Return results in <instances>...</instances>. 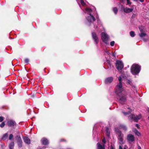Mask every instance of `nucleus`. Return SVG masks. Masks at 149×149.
Segmentation results:
<instances>
[{
  "label": "nucleus",
  "mask_w": 149,
  "mask_h": 149,
  "mask_svg": "<svg viewBox=\"0 0 149 149\" xmlns=\"http://www.w3.org/2000/svg\"><path fill=\"white\" fill-rule=\"evenodd\" d=\"M76 1L84 13L86 17L85 22L86 24L88 26H91L96 29L97 26L95 24L96 19L94 16H95L97 19L98 18V16L97 14L96 11L92 10L91 8L88 7L84 0H76Z\"/></svg>",
  "instance_id": "obj_1"
},
{
  "label": "nucleus",
  "mask_w": 149,
  "mask_h": 149,
  "mask_svg": "<svg viewBox=\"0 0 149 149\" xmlns=\"http://www.w3.org/2000/svg\"><path fill=\"white\" fill-rule=\"evenodd\" d=\"M127 129L126 126L120 124L118 127L115 128V131L117 134L118 139L120 140H123V134L121 133L120 131L122 130H126Z\"/></svg>",
  "instance_id": "obj_2"
},
{
  "label": "nucleus",
  "mask_w": 149,
  "mask_h": 149,
  "mask_svg": "<svg viewBox=\"0 0 149 149\" xmlns=\"http://www.w3.org/2000/svg\"><path fill=\"white\" fill-rule=\"evenodd\" d=\"M118 79L119 81V83L116 86L115 92L118 95H121L122 93L124 92L123 88H122V78L121 77H119Z\"/></svg>",
  "instance_id": "obj_3"
},
{
  "label": "nucleus",
  "mask_w": 149,
  "mask_h": 149,
  "mask_svg": "<svg viewBox=\"0 0 149 149\" xmlns=\"http://www.w3.org/2000/svg\"><path fill=\"white\" fill-rule=\"evenodd\" d=\"M106 56V58L107 61V68L106 69H109L110 70V72H111V54L108 51H106L105 53Z\"/></svg>",
  "instance_id": "obj_4"
},
{
  "label": "nucleus",
  "mask_w": 149,
  "mask_h": 149,
  "mask_svg": "<svg viewBox=\"0 0 149 149\" xmlns=\"http://www.w3.org/2000/svg\"><path fill=\"white\" fill-rule=\"evenodd\" d=\"M140 67L138 65L134 64L131 67V72L134 74H138L140 71Z\"/></svg>",
  "instance_id": "obj_5"
},
{
  "label": "nucleus",
  "mask_w": 149,
  "mask_h": 149,
  "mask_svg": "<svg viewBox=\"0 0 149 149\" xmlns=\"http://www.w3.org/2000/svg\"><path fill=\"white\" fill-rule=\"evenodd\" d=\"M101 38L103 42L107 44L109 43V36L105 32L101 33Z\"/></svg>",
  "instance_id": "obj_6"
},
{
  "label": "nucleus",
  "mask_w": 149,
  "mask_h": 149,
  "mask_svg": "<svg viewBox=\"0 0 149 149\" xmlns=\"http://www.w3.org/2000/svg\"><path fill=\"white\" fill-rule=\"evenodd\" d=\"M141 117L142 116L141 114H139L138 115L131 114L128 116V118L129 119L131 120H133L135 122H137L138 120L141 118Z\"/></svg>",
  "instance_id": "obj_7"
},
{
  "label": "nucleus",
  "mask_w": 149,
  "mask_h": 149,
  "mask_svg": "<svg viewBox=\"0 0 149 149\" xmlns=\"http://www.w3.org/2000/svg\"><path fill=\"white\" fill-rule=\"evenodd\" d=\"M116 67L117 69L121 72L124 67L123 63L120 61L117 60L116 63Z\"/></svg>",
  "instance_id": "obj_8"
},
{
  "label": "nucleus",
  "mask_w": 149,
  "mask_h": 149,
  "mask_svg": "<svg viewBox=\"0 0 149 149\" xmlns=\"http://www.w3.org/2000/svg\"><path fill=\"white\" fill-rule=\"evenodd\" d=\"M92 34L93 38L94 40L95 43L97 45L99 41L98 38L95 32H93L92 33Z\"/></svg>",
  "instance_id": "obj_9"
},
{
  "label": "nucleus",
  "mask_w": 149,
  "mask_h": 149,
  "mask_svg": "<svg viewBox=\"0 0 149 149\" xmlns=\"http://www.w3.org/2000/svg\"><path fill=\"white\" fill-rule=\"evenodd\" d=\"M104 82L107 85H109L112 82V77H109L106 78Z\"/></svg>",
  "instance_id": "obj_10"
},
{
  "label": "nucleus",
  "mask_w": 149,
  "mask_h": 149,
  "mask_svg": "<svg viewBox=\"0 0 149 149\" xmlns=\"http://www.w3.org/2000/svg\"><path fill=\"white\" fill-rule=\"evenodd\" d=\"M15 122L12 120H10L7 122V125L9 127L13 126L15 125Z\"/></svg>",
  "instance_id": "obj_11"
},
{
  "label": "nucleus",
  "mask_w": 149,
  "mask_h": 149,
  "mask_svg": "<svg viewBox=\"0 0 149 149\" xmlns=\"http://www.w3.org/2000/svg\"><path fill=\"white\" fill-rule=\"evenodd\" d=\"M105 131L106 132V135L107 137V139H111L110 138V132L109 130V128L107 127H105Z\"/></svg>",
  "instance_id": "obj_12"
},
{
  "label": "nucleus",
  "mask_w": 149,
  "mask_h": 149,
  "mask_svg": "<svg viewBox=\"0 0 149 149\" xmlns=\"http://www.w3.org/2000/svg\"><path fill=\"white\" fill-rule=\"evenodd\" d=\"M123 10L125 12L128 13L132 12L133 9L126 7L124 8Z\"/></svg>",
  "instance_id": "obj_13"
},
{
  "label": "nucleus",
  "mask_w": 149,
  "mask_h": 149,
  "mask_svg": "<svg viewBox=\"0 0 149 149\" xmlns=\"http://www.w3.org/2000/svg\"><path fill=\"white\" fill-rule=\"evenodd\" d=\"M97 146V149H105V146L104 144L102 145L99 143H98Z\"/></svg>",
  "instance_id": "obj_14"
},
{
  "label": "nucleus",
  "mask_w": 149,
  "mask_h": 149,
  "mask_svg": "<svg viewBox=\"0 0 149 149\" xmlns=\"http://www.w3.org/2000/svg\"><path fill=\"white\" fill-rule=\"evenodd\" d=\"M15 140H21V137L19 132H17L15 134Z\"/></svg>",
  "instance_id": "obj_15"
},
{
  "label": "nucleus",
  "mask_w": 149,
  "mask_h": 149,
  "mask_svg": "<svg viewBox=\"0 0 149 149\" xmlns=\"http://www.w3.org/2000/svg\"><path fill=\"white\" fill-rule=\"evenodd\" d=\"M9 135L8 132H7L3 134L1 140H5L7 139Z\"/></svg>",
  "instance_id": "obj_16"
},
{
  "label": "nucleus",
  "mask_w": 149,
  "mask_h": 149,
  "mask_svg": "<svg viewBox=\"0 0 149 149\" xmlns=\"http://www.w3.org/2000/svg\"><path fill=\"white\" fill-rule=\"evenodd\" d=\"M126 98L125 97H121L120 100V102L122 104H124Z\"/></svg>",
  "instance_id": "obj_17"
},
{
  "label": "nucleus",
  "mask_w": 149,
  "mask_h": 149,
  "mask_svg": "<svg viewBox=\"0 0 149 149\" xmlns=\"http://www.w3.org/2000/svg\"><path fill=\"white\" fill-rule=\"evenodd\" d=\"M97 134L98 133L97 132V130L95 128V127H94L93 131V136H95L96 135H97Z\"/></svg>",
  "instance_id": "obj_18"
},
{
  "label": "nucleus",
  "mask_w": 149,
  "mask_h": 149,
  "mask_svg": "<svg viewBox=\"0 0 149 149\" xmlns=\"http://www.w3.org/2000/svg\"><path fill=\"white\" fill-rule=\"evenodd\" d=\"M134 139L133 136L131 134H130L127 136V140H133Z\"/></svg>",
  "instance_id": "obj_19"
},
{
  "label": "nucleus",
  "mask_w": 149,
  "mask_h": 149,
  "mask_svg": "<svg viewBox=\"0 0 149 149\" xmlns=\"http://www.w3.org/2000/svg\"><path fill=\"white\" fill-rule=\"evenodd\" d=\"M14 145V143L13 142H11L9 145L10 149H13Z\"/></svg>",
  "instance_id": "obj_20"
},
{
  "label": "nucleus",
  "mask_w": 149,
  "mask_h": 149,
  "mask_svg": "<svg viewBox=\"0 0 149 149\" xmlns=\"http://www.w3.org/2000/svg\"><path fill=\"white\" fill-rule=\"evenodd\" d=\"M18 145L20 147H21L22 146V140H17Z\"/></svg>",
  "instance_id": "obj_21"
},
{
  "label": "nucleus",
  "mask_w": 149,
  "mask_h": 149,
  "mask_svg": "<svg viewBox=\"0 0 149 149\" xmlns=\"http://www.w3.org/2000/svg\"><path fill=\"white\" fill-rule=\"evenodd\" d=\"M42 143L43 145H46L48 144V140H42Z\"/></svg>",
  "instance_id": "obj_22"
},
{
  "label": "nucleus",
  "mask_w": 149,
  "mask_h": 149,
  "mask_svg": "<svg viewBox=\"0 0 149 149\" xmlns=\"http://www.w3.org/2000/svg\"><path fill=\"white\" fill-rule=\"evenodd\" d=\"M128 109H129L130 110V111H129V112L128 113H127V112H123V113L124 115L125 116H126V115L128 114H129L131 112V110L130 109V108H128Z\"/></svg>",
  "instance_id": "obj_23"
},
{
  "label": "nucleus",
  "mask_w": 149,
  "mask_h": 149,
  "mask_svg": "<svg viewBox=\"0 0 149 149\" xmlns=\"http://www.w3.org/2000/svg\"><path fill=\"white\" fill-rule=\"evenodd\" d=\"M140 36L141 37H144L146 35V34L144 33H141L139 34Z\"/></svg>",
  "instance_id": "obj_24"
},
{
  "label": "nucleus",
  "mask_w": 149,
  "mask_h": 149,
  "mask_svg": "<svg viewBox=\"0 0 149 149\" xmlns=\"http://www.w3.org/2000/svg\"><path fill=\"white\" fill-rule=\"evenodd\" d=\"M113 11L115 14L117 13L118 12V9L116 8H114L113 9Z\"/></svg>",
  "instance_id": "obj_25"
},
{
  "label": "nucleus",
  "mask_w": 149,
  "mask_h": 149,
  "mask_svg": "<svg viewBox=\"0 0 149 149\" xmlns=\"http://www.w3.org/2000/svg\"><path fill=\"white\" fill-rule=\"evenodd\" d=\"M5 125V123L4 122H3L1 124H0V127L1 128H3Z\"/></svg>",
  "instance_id": "obj_26"
},
{
  "label": "nucleus",
  "mask_w": 149,
  "mask_h": 149,
  "mask_svg": "<svg viewBox=\"0 0 149 149\" xmlns=\"http://www.w3.org/2000/svg\"><path fill=\"white\" fill-rule=\"evenodd\" d=\"M130 34L132 37H134L135 36V33L133 31H131L130 32Z\"/></svg>",
  "instance_id": "obj_27"
},
{
  "label": "nucleus",
  "mask_w": 149,
  "mask_h": 149,
  "mask_svg": "<svg viewBox=\"0 0 149 149\" xmlns=\"http://www.w3.org/2000/svg\"><path fill=\"white\" fill-rule=\"evenodd\" d=\"M13 137V135L12 134H10L9 135V140H12Z\"/></svg>",
  "instance_id": "obj_28"
},
{
  "label": "nucleus",
  "mask_w": 149,
  "mask_h": 149,
  "mask_svg": "<svg viewBox=\"0 0 149 149\" xmlns=\"http://www.w3.org/2000/svg\"><path fill=\"white\" fill-rule=\"evenodd\" d=\"M24 141L26 143L28 144L31 143V140H24Z\"/></svg>",
  "instance_id": "obj_29"
},
{
  "label": "nucleus",
  "mask_w": 149,
  "mask_h": 149,
  "mask_svg": "<svg viewBox=\"0 0 149 149\" xmlns=\"http://www.w3.org/2000/svg\"><path fill=\"white\" fill-rule=\"evenodd\" d=\"M24 61L25 63L27 64L29 61V60L28 58H26L25 60Z\"/></svg>",
  "instance_id": "obj_30"
},
{
  "label": "nucleus",
  "mask_w": 149,
  "mask_h": 149,
  "mask_svg": "<svg viewBox=\"0 0 149 149\" xmlns=\"http://www.w3.org/2000/svg\"><path fill=\"white\" fill-rule=\"evenodd\" d=\"M135 133L138 136H139L140 135V133L136 130Z\"/></svg>",
  "instance_id": "obj_31"
},
{
  "label": "nucleus",
  "mask_w": 149,
  "mask_h": 149,
  "mask_svg": "<svg viewBox=\"0 0 149 149\" xmlns=\"http://www.w3.org/2000/svg\"><path fill=\"white\" fill-rule=\"evenodd\" d=\"M4 120V118L2 116H0V122H2Z\"/></svg>",
  "instance_id": "obj_32"
},
{
  "label": "nucleus",
  "mask_w": 149,
  "mask_h": 149,
  "mask_svg": "<svg viewBox=\"0 0 149 149\" xmlns=\"http://www.w3.org/2000/svg\"><path fill=\"white\" fill-rule=\"evenodd\" d=\"M23 140H30L29 138L27 137H24L23 138Z\"/></svg>",
  "instance_id": "obj_33"
},
{
  "label": "nucleus",
  "mask_w": 149,
  "mask_h": 149,
  "mask_svg": "<svg viewBox=\"0 0 149 149\" xmlns=\"http://www.w3.org/2000/svg\"><path fill=\"white\" fill-rule=\"evenodd\" d=\"M127 4H131V3L130 0H127Z\"/></svg>",
  "instance_id": "obj_34"
},
{
  "label": "nucleus",
  "mask_w": 149,
  "mask_h": 149,
  "mask_svg": "<svg viewBox=\"0 0 149 149\" xmlns=\"http://www.w3.org/2000/svg\"><path fill=\"white\" fill-rule=\"evenodd\" d=\"M136 127L138 129H139V125L138 124H136Z\"/></svg>",
  "instance_id": "obj_35"
},
{
  "label": "nucleus",
  "mask_w": 149,
  "mask_h": 149,
  "mask_svg": "<svg viewBox=\"0 0 149 149\" xmlns=\"http://www.w3.org/2000/svg\"><path fill=\"white\" fill-rule=\"evenodd\" d=\"M139 29L140 31L141 32L142 31V28H141V27H139Z\"/></svg>",
  "instance_id": "obj_36"
},
{
  "label": "nucleus",
  "mask_w": 149,
  "mask_h": 149,
  "mask_svg": "<svg viewBox=\"0 0 149 149\" xmlns=\"http://www.w3.org/2000/svg\"><path fill=\"white\" fill-rule=\"evenodd\" d=\"M115 53H114L113 54H112V57H114L116 58L115 56Z\"/></svg>",
  "instance_id": "obj_37"
},
{
  "label": "nucleus",
  "mask_w": 149,
  "mask_h": 149,
  "mask_svg": "<svg viewBox=\"0 0 149 149\" xmlns=\"http://www.w3.org/2000/svg\"><path fill=\"white\" fill-rule=\"evenodd\" d=\"M119 149H123V148L121 146H119Z\"/></svg>",
  "instance_id": "obj_38"
},
{
  "label": "nucleus",
  "mask_w": 149,
  "mask_h": 149,
  "mask_svg": "<svg viewBox=\"0 0 149 149\" xmlns=\"http://www.w3.org/2000/svg\"><path fill=\"white\" fill-rule=\"evenodd\" d=\"M127 83L129 84H131V81L128 80V82H127Z\"/></svg>",
  "instance_id": "obj_39"
},
{
  "label": "nucleus",
  "mask_w": 149,
  "mask_h": 149,
  "mask_svg": "<svg viewBox=\"0 0 149 149\" xmlns=\"http://www.w3.org/2000/svg\"><path fill=\"white\" fill-rule=\"evenodd\" d=\"M106 140H102L103 143L104 144L105 143H106Z\"/></svg>",
  "instance_id": "obj_40"
},
{
  "label": "nucleus",
  "mask_w": 149,
  "mask_h": 149,
  "mask_svg": "<svg viewBox=\"0 0 149 149\" xmlns=\"http://www.w3.org/2000/svg\"><path fill=\"white\" fill-rule=\"evenodd\" d=\"M110 149H112V143H111V145L110 146Z\"/></svg>",
  "instance_id": "obj_41"
},
{
  "label": "nucleus",
  "mask_w": 149,
  "mask_h": 149,
  "mask_svg": "<svg viewBox=\"0 0 149 149\" xmlns=\"http://www.w3.org/2000/svg\"><path fill=\"white\" fill-rule=\"evenodd\" d=\"M141 2H143L144 1V0H139Z\"/></svg>",
  "instance_id": "obj_42"
},
{
  "label": "nucleus",
  "mask_w": 149,
  "mask_h": 149,
  "mask_svg": "<svg viewBox=\"0 0 149 149\" xmlns=\"http://www.w3.org/2000/svg\"><path fill=\"white\" fill-rule=\"evenodd\" d=\"M114 41H112V46L114 44Z\"/></svg>",
  "instance_id": "obj_43"
},
{
  "label": "nucleus",
  "mask_w": 149,
  "mask_h": 149,
  "mask_svg": "<svg viewBox=\"0 0 149 149\" xmlns=\"http://www.w3.org/2000/svg\"><path fill=\"white\" fill-rule=\"evenodd\" d=\"M123 141V140H120L119 143H121Z\"/></svg>",
  "instance_id": "obj_44"
},
{
  "label": "nucleus",
  "mask_w": 149,
  "mask_h": 149,
  "mask_svg": "<svg viewBox=\"0 0 149 149\" xmlns=\"http://www.w3.org/2000/svg\"><path fill=\"white\" fill-rule=\"evenodd\" d=\"M134 140H128L129 141V143H130L131 141V142H132L133 141H134Z\"/></svg>",
  "instance_id": "obj_45"
},
{
  "label": "nucleus",
  "mask_w": 149,
  "mask_h": 149,
  "mask_svg": "<svg viewBox=\"0 0 149 149\" xmlns=\"http://www.w3.org/2000/svg\"><path fill=\"white\" fill-rule=\"evenodd\" d=\"M138 149H141V147L140 146H138Z\"/></svg>",
  "instance_id": "obj_46"
},
{
  "label": "nucleus",
  "mask_w": 149,
  "mask_h": 149,
  "mask_svg": "<svg viewBox=\"0 0 149 149\" xmlns=\"http://www.w3.org/2000/svg\"><path fill=\"white\" fill-rule=\"evenodd\" d=\"M112 42H110V45L112 46Z\"/></svg>",
  "instance_id": "obj_47"
},
{
  "label": "nucleus",
  "mask_w": 149,
  "mask_h": 149,
  "mask_svg": "<svg viewBox=\"0 0 149 149\" xmlns=\"http://www.w3.org/2000/svg\"><path fill=\"white\" fill-rule=\"evenodd\" d=\"M102 140H105V139L104 138Z\"/></svg>",
  "instance_id": "obj_48"
},
{
  "label": "nucleus",
  "mask_w": 149,
  "mask_h": 149,
  "mask_svg": "<svg viewBox=\"0 0 149 149\" xmlns=\"http://www.w3.org/2000/svg\"><path fill=\"white\" fill-rule=\"evenodd\" d=\"M98 22H99V21L98 20H97V24H98Z\"/></svg>",
  "instance_id": "obj_49"
},
{
  "label": "nucleus",
  "mask_w": 149,
  "mask_h": 149,
  "mask_svg": "<svg viewBox=\"0 0 149 149\" xmlns=\"http://www.w3.org/2000/svg\"><path fill=\"white\" fill-rule=\"evenodd\" d=\"M148 120H149V116L148 117Z\"/></svg>",
  "instance_id": "obj_50"
},
{
  "label": "nucleus",
  "mask_w": 149,
  "mask_h": 149,
  "mask_svg": "<svg viewBox=\"0 0 149 149\" xmlns=\"http://www.w3.org/2000/svg\"><path fill=\"white\" fill-rule=\"evenodd\" d=\"M126 149V148H124V149Z\"/></svg>",
  "instance_id": "obj_51"
},
{
  "label": "nucleus",
  "mask_w": 149,
  "mask_h": 149,
  "mask_svg": "<svg viewBox=\"0 0 149 149\" xmlns=\"http://www.w3.org/2000/svg\"><path fill=\"white\" fill-rule=\"evenodd\" d=\"M112 149H114V148H113V147H112Z\"/></svg>",
  "instance_id": "obj_52"
},
{
  "label": "nucleus",
  "mask_w": 149,
  "mask_h": 149,
  "mask_svg": "<svg viewBox=\"0 0 149 149\" xmlns=\"http://www.w3.org/2000/svg\"><path fill=\"white\" fill-rule=\"evenodd\" d=\"M43 140H47V139H44Z\"/></svg>",
  "instance_id": "obj_53"
},
{
  "label": "nucleus",
  "mask_w": 149,
  "mask_h": 149,
  "mask_svg": "<svg viewBox=\"0 0 149 149\" xmlns=\"http://www.w3.org/2000/svg\"><path fill=\"white\" fill-rule=\"evenodd\" d=\"M123 1H124V0H122Z\"/></svg>",
  "instance_id": "obj_54"
},
{
  "label": "nucleus",
  "mask_w": 149,
  "mask_h": 149,
  "mask_svg": "<svg viewBox=\"0 0 149 149\" xmlns=\"http://www.w3.org/2000/svg\"><path fill=\"white\" fill-rule=\"evenodd\" d=\"M148 111H149V109H148Z\"/></svg>",
  "instance_id": "obj_55"
}]
</instances>
